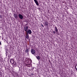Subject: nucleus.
<instances>
[{
  "instance_id": "obj_17",
  "label": "nucleus",
  "mask_w": 77,
  "mask_h": 77,
  "mask_svg": "<svg viewBox=\"0 0 77 77\" xmlns=\"http://www.w3.org/2000/svg\"><path fill=\"white\" fill-rule=\"evenodd\" d=\"M42 26H43V25H42Z\"/></svg>"
},
{
  "instance_id": "obj_6",
  "label": "nucleus",
  "mask_w": 77,
  "mask_h": 77,
  "mask_svg": "<svg viewBox=\"0 0 77 77\" xmlns=\"http://www.w3.org/2000/svg\"><path fill=\"white\" fill-rule=\"evenodd\" d=\"M27 33H28L29 34H32V31L30 30H29L28 31H27Z\"/></svg>"
},
{
  "instance_id": "obj_16",
  "label": "nucleus",
  "mask_w": 77,
  "mask_h": 77,
  "mask_svg": "<svg viewBox=\"0 0 77 77\" xmlns=\"http://www.w3.org/2000/svg\"><path fill=\"white\" fill-rule=\"evenodd\" d=\"M31 75H33V74L32 73V74H31Z\"/></svg>"
},
{
  "instance_id": "obj_14",
  "label": "nucleus",
  "mask_w": 77,
  "mask_h": 77,
  "mask_svg": "<svg viewBox=\"0 0 77 77\" xmlns=\"http://www.w3.org/2000/svg\"><path fill=\"white\" fill-rule=\"evenodd\" d=\"M53 32L54 34H56V32L54 31H53Z\"/></svg>"
},
{
  "instance_id": "obj_8",
  "label": "nucleus",
  "mask_w": 77,
  "mask_h": 77,
  "mask_svg": "<svg viewBox=\"0 0 77 77\" xmlns=\"http://www.w3.org/2000/svg\"><path fill=\"white\" fill-rule=\"evenodd\" d=\"M27 29H28V26H26V27L25 28V31L27 32Z\"/></svg>"
},
{
  "instance_id": "obj_9",
  "label": "nucleus",
  "mask_w": 77,
  "mask_h": 77,
  "mask_svg": "<svg viewBox=\"0 0 77 77\" xmlns=\"http://www.w3.org/2000/svg\"><path fill=\"white\" fill-rule=\"evenodd\" d=\"M36 57L38 60H39V59H40V57L39 56Z\"/></svg>"
},
{
  "instance_id": "obj_13",
  "label": "nucleus",
  "mask_w": 77,
  "mask_h": 77,
  "mask_svg": "<svg viewBox=\"0 0 77 77\" xmlns=\"http://www.w3.org/2000/svg\"><path fill=\"white\" fill-rule=\"evenodd\" d=\"M26 53H28V52H29V49H26Z\"/></svg>"
},
{
  "instance_id": "obj_10",
  "label": "nucleus",
  "mask_w": 77,
  "mask_h": 77,
  "mask_svg": "<svg viewBox=\"0 0 77 77\" xmlns=\"http://www.w3.org/2000/svg\"><path fill=\"white\" fill-rule=\"evenodd\" d=\"M48 22H46L45 23V24L46 26H48Z\"/></svg>"
},
{
  "instance_id": "obj_12",
  "label": "nucleus",
  "mask_w": 77,
  "mask_h": 77,
  "mask_svg": "<svg viewBox=\"0 0 77 77\" xmlns=\"http://www.w3.org/2000/svg\"><path fill=\"white\" fill-rule=\"evenodd\" d=\"M28 63L27 64H26V65H27V66H28V67H30V66H28V65H29V61H27Z\"/></svg>"
},
{
  "instance_id": "obj_11",
  "label": "nucleus",
  "mask_w": 77,
  "mask_h": 77,
  "mask_svg": "<svg viewBox=\"0 0 77 77\" xmlns=\"http://www.w3.org/2000/svg\"><path fill=\"white\" fill-rule=\"evenodd\" d=\"M26 39H29V36L28 34H27V35L26 36Z\"/></svg>"
},
{
  "instance_id": "obj_4",
  "label": "nucleus",
  "mask_w": 77,
  "mask_h": 77,
  "mask_svg": "<svg viewBox=\"0 0 77 77\" xmlns=\"http://www.w3.org/2000/svg\"><path fill=\"white\" fill-rule=\"evenodd\" d=\"M34 0L35 2V3L36 5H37V6H38V5H39V4L38 3V2L37 0Z\"/></svg>"
},
{
  "instance_id": "obj_3",
  "label": "nucleus",
  "mask_w": 77,
  "mask_h": 77,
  "mask_svg": "<svg viewBox=\"0 0 77 77\" xmlns=\"http://www.w3.org/2000/svg\"><path fill=\"white\" fill-rule=\"evenodd\" d=\"M10 62L11 63H12V64H13V63H14V59H11L10 60Z\"/></svg>"
},
{
  "instance_id": "obj_1",
  "label": "nucleus",
  "mask_w": 77,
  "mask_h": 77,
  "mask_svg": "<svg viewBox=\"0 0 77 77\" xmlns=\"http://www.w3.org/2000/svg\"><path fill=\"white\" fill-rule=\"evenodd\" d=\"M18 17L20 20H23V16L22 15L19 14Z\"/></svg>"
},
{
  "instance_id": "obj_2",
  "label": "nucleus",
  "mask_w": 77,
  "mask_h": 77,
  "mask_svg": "<svg viewBox=\"0 0 77 77\" xmlns=\"http://www.w3.org/2000/svg\"><path fill=\"white\" fill-rule=\"evenodd\" d=\"M31 53L32 54H35V51L34 49H32L31 50Z\"/></svg>"
},
{
  "instance_id": "obj_5",
  "label": "nucleus",
  "mask_w": 77,
  "mask_h": 77,
  "mask_svg": "<svg viewBox=\"0 0 77 77\" xmlns=\"http://www.w3.org/2000/svg\"><path fill=\"white\" fill-rule=\"evenodd\" d=\"M55 31L56 32V33H58V29H57V27H55Z\"/></svg>"
},
{
  "instance_id": "obj_15",
  "label": "nucleus",
  "mask_w": 77,
  "mask_h": 77,
  "mask_svg": "<svg viewBox=\"0 0 77 77\" xmlns=\"http://www.w3.org/2000/svg\"><path fill=\"white\" fill-rule=\"evenodd\" d=\"M0 45H2V43H1V42H0Z\"/></svg>"
},
{
  "instance_id": "obj_7",
  "label": "nucleus",
  "mask_w": 77,
  "mask_h": 77,
  "mask_svg": "<svg viewBox=\"0 0 77 77\" xmlns=\"http://www.w3.org/2000/svg\"><path fill=\"white\" fill-rule=\"evenodd\" d=\"M14 16L15 19H17V18H18V15H17V14H14Z\"/></svg>"
}]
</instances>
